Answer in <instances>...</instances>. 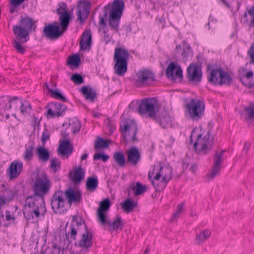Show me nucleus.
<instances>
[{"instance_id": "obj_61", "label": "nucleus", "mask_w": 254, "mask_h": 254, "mask_svg": "<svg viewBox=\"0 0 254 254\" xmlns=\"http://www.w3.org/2000/svg\"><path fill=\"white\" fill-rule=\"evenodd\" d=\"M40 124V121L38 120V119L35 116H33V119L31 122V125L35 129L37 126H38Z\"/></svg>"}, {"instance_id": "obj_52", "label": "nucleus", "mask_w": 254, "mask_h": 254, "mask_svg": "<svg viewBox=\"0 0 254 254\" xmlns=\"http://www.w3.org/2000/svg\"><path fill=\"white\" fill-rule=\"evenodd\" d=\"M9 101L11 105V109H13L17 110L19 109L21 101L17 97H13L9 99Z\"/></svg>"}, {"instance_id": "obj_51", "label": "nucleus", "mask_w": 254, "mask_h": 254, "mask_svg": "<svg viewBox=\"0 0 254 254\" xmlns=\"http://www.w3.org/2000/svg\"><path fill=\"white\" fill-rule=\"evenodd\" d=\"M72 80L76 85H79L84 82V79L82 75L79 73H73L70 78Z\"/></svg>"}, {"instance_id": "obj_48", "label": "nucleus", "mask_w": 254, "mask_h": 254, "mask_svg": "<svg viewBox=\"0 0 254 254\" xmlns=\"http://www.w3.org/2000/svg\"><path fill=\"white\" fill-rule=\"evenodd\" d=\"M184 206L185 203L184 202L177 205L176 210L173 213L170 219L171 221H174L175 220H177L180 217V215L184 208Z\"/></svg>"}, {"instance_id": "obj_9", "label": "nucleus", "mask_w": 254, "mask_h": 254, "mask_svg": "<svg viewBox=\"0 0 254 254\" xmlns=\"http://www.w3.org/2000/svg\"><path fill=\"white\" fill-rule=\"evenodd\" d=\"M159 109V103L157 98L142 99L138 107L137 111L141 115L147 114L151 118L155 117Z\"/></svg>"}, {"instance_id": "obj_37", "label": "nucleus", "mask_w": 254, "mask_h": 254, "mask_svg": "<svg viewBox=\"0 0 254 254\" xmlns=\"http://www.w3.org/2000/svg\"><path fill=\"white\" fill-rule=\"evenodd\" d=\"M37 153L39 159L43 162L47 161L50 158V153L47 149L40 146L37 149Z\"/></svg>"}, {"instance_id": "obj_23", "label": "nucleus", "mask_w": 254, "mask_h": 254, "mask_svg": "<svg viewBox=\"0 0 254 254\" xmlns=\"http://www.w3.org/2000/svg\"><path fill=\"white\" fill-rule=\"evenodd\" d=\"M127 162L133 166H136L141 160V154L138 148L131 147L127 151Z\"/></svg>"}, {"instance_id": "obj_34", "label": "nucleus", "mask_w": 254, "mask_h": 254, "mask_svg": "<svg viewBox=\"0 0 254 254\" xmlns=\"http://www.w3.org/2000/svg\"><path fill=\"white\" fill-rule=\"evenodd\" d=\"M122 208L127 213L130 212L137 205V202H135L132 199L127 198L122 203Z\"/></svg>"}, {"instance_id": "obj_22", "label": "nucleus", "mask_w": 254, "mask_h": 254, "mask_svg": "<svg viewBox=\"0 0 254 254\" xmlns=\"http://www.w3.org/2000/svg\"><path fill=\"white\" fill-rule=\"evenodd\" d=\"M67 203L70 205L72 203H79L82 200L81 193L80 190L69 188L64 191Z\"/></svg>"}, {"instance_id": "obj_32", "label": "nucleus", "mask_w": 254, "mask_h": 254, "mask_svg": "<svg viewBox=\"0 0 254 254\" xmlns=\"http://www.w3.org/2000/svg\"><path fill=\"white\" fill-rule=\"evenodd\" d=\"M70 19L71 17L68 11L64 12L59 16L60 22L59 23V25L64 32L67 30Z\"/></svg>"}, {"instance_id": "obj_59", "label": "nucleus", "mask_w": 254, "mask_h": 254, "mask_svg": "<svg viewBox=\"0 0 254 254\" xmlns=\"http://www.w3.org/2000/svg\"><path fill=\"white\" fill-rule=\"evenodd\" d=\"M57 13L60 16L63 14L64 12L68 11L66 9V5L63 3V6H60L56 9Z\"/></svg>"}, {"instance_id": "obj_29", "label": "nucleus", "mask_w": 254, "mask_h": 254, "mask_svg": "<svg viewBox=\"0 0 254 254\" xmlns=\"http://www.w3.org/2000/svg\"><path fill=\"white\" fill-rule=\"evenodd\" d=\"M152 119L163 128L167 127L171 122L170 117L166 112H162L158 115L156 114L155 117H153Z\"/></svg>"}, {"instance_id": "obj_12", "label": "nucleus", "mask_w": 254, "mask_h": 254, "mask_svg": "<svg viewBox=\"0 0 254 254\" xmlns=\"http://www.w3.org/2000/svg\"><path fill=\"white\" fill-rule=\"evenodd\" d=\"M51 205L55 213L64 212L66 211L65 204L66 199L64 191L58 190L54 192L51 200Z\"/></svg>"}, {"instance_id": "obj_56", "label": "nucleus", "mask_w": 254, "mask_h": 254, "mask_svg": "<svg viewBox=\"0 0 254 254\" xmlns=\"http://www.w3.org/2000/svg\"><path fill=\"white\" fill-rule=\"evenodd\" d=\"M109 158V156L108 155L101 153H97L94 154L93 156V159L94 160L101 159L103 162L107 161Z\"/></svg>"}, {"instance_id": "obj_35", "label": "nucleus", "mask_w": 254, "mask_h": 254, "mask_svg": "<svg viewBox=\"0 0 254 254\" xmlns=\"http://www.w3.org/2000/svg\"><path fill=\"white\" fill-rule=\"evenodd\" d=\"M211 234L210 230L207 229H204L196 235L195 240L198 244H200L208 239Z\"/></svg>"}, {"instance_id": "obj_27", "label": "nucleus", "mask_w": 254, "mask_h": 254, "mask_svg": "<svg viewBox=\"0 0 254 254\" xmlns=\"http://www.w3.org/2000/svg\"><path fill=\"white\" fill-rule=\"evenodd\" d=\"M61 143L59 146V152L62 155H66V157L71 155L73 152L72 144L68 139L63 140L61 141Z\"/></svg>"}, {"instance_id": "obj_28", "label": "nucleus", "mask_w": 254, "mask_h": 254, "mask_svg": "<svg viewBox=\"0 0 254 254\" xmlns=\"http://www.w3.org/2000/svg\"><path fill=\"white\" fill-rule=\"evenodd\" d=\"M85 173V171L80 165L78 167H75L74 170L72 172H70L69 175L72 181L75 184H79L84 179Z\"/></svg>"}, {"instance_id": "obj_14", "label": "nucleus", "mask_w": 254, "mask_h": 254, "mask_svg": "<svg viewBox=\"0 0 254 254\" xmlns=\"http://www.w3.org/2000/svg\"><path fill=\"white\" fill-rule=\"evenodd\" d=\"M165 75L168 79L176 82H182L184 78L181 66L173 62H171L168 65Z\"/></svg>"}, {"instance_id": "obj_2", "label": "nucleus", "mask_w": 254, "mask_h": 254, "mask_svg": "<svg viewBox=\"0 0 254 254\" xmlns=\"http://www.w3.org/2000/svg\"><path fill=\"white\" fill-rule=\"evenodd\" d=\"M124 7L123 0H114L111 3L105 5L103 8L104 16H99L100 26L105 29L107 25L105 19L109 14V26L112 30L118 31Z\"/></svg>"}, {"instance_id": "obj_18", "label": "nucleus", "mask_w": 254, "mask_h": 254, "mask_svg": "<svg viewBox=\"0 0 254 254\" xmlns=\"http://www.w3.org/2000/svg\"><path fill=\"white\" fill-rule=\"evenodd\" d=\"M64 32L60 27L59 22L54 21L53 23L47 24L43 29V34L50 39H57Z\"/></svg>"}, {"instance_id": "obj_5", "label": "nucleus", "mask_w": 254, "mask_h": 254, "mask_svg": "<svg viewBox=\"0 0 254 254\" xmlns=\"http://www.w3.org/2000/svg\"><path fill=\"white\" fill-rule=\"evenodd\" d=\"M212 65L208 64L206 66V71L209 83L215 85H230L232 78L231 75L221 67L212 68Z\"/></svg>"}, {"instance_id": "obj_17", "label": "nucleus", "mask_w": 254, "mask_h": 254, "mask_svg": "<svg viewBox=\"0 0 254 254\" xmlns=\"http://www.w3.org/2000/svg\"><path fill=\"white\" fill-rule=\"evenodd\" d=\"M201 67L194 63L190 64L187 69L186 77L189 82L197 84L202 79Z\"/></svg>"}, {"instance_id": "obj_3", "label": "nucleus", "mask_w": 254, "mask_h": 254, "mask_svg": "<svg viewBox=\"0 0 254 254\" xmlns=\"http://www.w3.org/2000/svg\"><path fill=\"white\" fill-rule=\"evenodd\" d=\"M193 136L196 137L193 143V149L196 154L205 155L210 152L213 145V137L210 130L202 129L201 127L199 129L194 127L190 135V143L193 142Z\"/></svg>"}, {"instance_id": "obj_53", "label": "nucleus", "mask_w": 254, "mask_h": 254, "mask_svg": "<svg viewBox=\"0 0 254 254\" xmlns=\"http://www.w3.org/2000/svg\"><path fill=\"white\" fill-rule=\"evenodd\" d=\"M50 136V134L48 129L45 128L41 137V140L43 146L45 145L46 141L49 140Z\"/></svg>"}, {"instance_id": "obj_16", "label": "nucleus", "mask_w": 254, "mask_h": 254, "mask_svg": "<svg viewBox=\"0 0 254 254\" xmlns=\"http://www.w3.org/2000/svg\"><path fill=\"white\" fill-rule=\"evenodd\" d=\"M91 8V4L88 0H80L76 7L77 20L82 24L88 18Z\"/></svg>"}, {"instance_id": "obj_50", "label": "nucleus", "mask_w": 254, "mask_h": 254, "mask_svg": "<svg viewBox=\"0 0 254 254\" xmlns=\"http://www.w3.org/2000/svg\"><path fill=\"white\" fill-rule=\"evenodd\" d=\"M51 96L57 99H59L63 102H66V98L62 95V94L58 90H50Z\"/></svg>"}, {"instance_id": "obj_64", "label": "nucleus", "mask_w": 254, "mask_h": 254, "mask_svg": "<svg viewBox=\"0 0 254 254\" xmlns=\"http://www.w3.org/2000/svg\"><path fill=\"white\" fill-rule=\"evenodd\" d=\"M189 165V163L187 162L186 161L183 160H182V166L183 169L186 170Z\"/></svg>"}, {"instance_id": "obj_13", "label": "nucleus", "mask_w": 254, "mask_h": 254, "mask_svg": "<svg viewBox=\"0 0 254 254\" xmlns=\"http://www.w3.org/2000/svg\"><path fill=\"white\" fill-rule=\"evenodd\" d=\"M51 187L50 179L47 175L45 174L41 178H37L33 186L34 193L40 196L47 194Z\"/></svg>"}, {"instance_id": "obj_58", "label": "nucleus", "mask_w": 254, "mask_h": 254, "mask_svg": "<svg viewBox=\"0 0 254 254\" xmlns=\"http://www.w3.org/2000/svg\"><path fill=\"white\" fill-rule=\"evenodd\" d=\"M5 220L7 221H11L12 222H14L15 220V217L13 214H11L10 211L6 210L5 211Z\"/></svg>"}, {"instance_id": "obj_54", "label": "nucleus", "mask_w": 254, "mask_h": 254, "mask_svg": "<svg viewBox=\"0 0 254 254\" xmlns=\"http://www.w3.org/2000/svg\"><path fill=\"white\" fill-rule=\"evenodd\" d=\"M7 195L5 196V201L9 202L17 196V191L16 190H9L7 191Z\"/></svg>"}, {"instance_id": "obj_45", "label": "nucleus", "mask_w": 254, "mask_h": 254, "mask_svg": "<svg viewBox=\"0 0 254 254\" xmlns=\"http://www.w3.org/2000/svg\"><path fill=\"white\" fill-rule=\"evenodd\" d=\"M110 140H105L101 137H98L95 142L94 148L95 149L106 148L109 146Z\"/></svg>"}, {"instance_id": "obj_55", "label": "nucleus", "mask_w": 254, "mask_h": 254, "mask_svg": "<svg viewBox=\"0 0 254 254\" xmlns=\"http://www.w3.org/2000/svg\"><path fill=\"white\" fill-rule=\"evenodd\" d=\"M248 14L250 18L249 26L250 27H254V6H252L248 11Z\"/></svg>"}, {"instance_id": "obj_31", "label": "nucleus", "mask_w": 254, "mask_h": 254, "mask_svg": "<svg viewBox=\"0 0 254 254\" xmlns=\"http://www.w3.org/2000/svg\"><path fill=\"white\" fill-rule=\"evenodd\" d=\"M80 91L86 101L93 102L97 97L96 91L91 87L84 86L80 89Z\"/></svg>"}, {"instance_id": "obj_10", "label": "nucleus", "mask_w": 254, "mask_h": 254, "mask_svg": "<svg viewBox=\"0 0 254 254\" xmlns=\"http://www.w3.org/2000/svg\"><path fill=\"white\" fill-rule=\"evenodd\" d=\"M190 118L193 121L200 120L204 115L205 104L203 101L191 99L186 105Z\"/></svg>"}, {"instance_id": "obj_46", "label": "nucleus", "mask_w": 254, "mask_h": 254, "mask_svg": "<svg viewBox=\"0 0 254 254\" xmlns=\"http://www.w3.org/2000/svg\"><path fill=\"white\" fill-rule=\"evenodd\" d=\"M61 162L58 158H53L50 160V168L53 170V172L55 173L61 169Z\"/></svg>"}, {"instance_id": "obj_8", "label": "nucleus", "mask_w": 254, "mask_h": 254, "mask_svg": "<svg viewBox=\"0 0 254 254\" xmlns=\"http://www.w3.org/2000/svg\"><path fill=\"white\" fill-rule=\"evenodd\" d=\"M135 85L138 87L151 85L156 81L155 73L149 68H142L133 76Z\"/></svg>"}, {"instance_id": "obj_6", "label": "nucleus", "mask_w": 254, "mask_h": 254, "mask_svg": "<svg viewBox=\"0 0 254 254\" xmlns=\"http://www.w3.org/2000/svg\"><path fill=\"white\" fill-rule=\"evenodd\" d=\"M129 57L128 51L122 47L116 48L114 54L115 73L118 76L125 75L127 70V64Z\"/></svg>"}, {"instance_id": "obj_1", "label": "nucleus", "mask_w": 254, "mask_h": 254, "mask_svg": "<svg viewBox=\"0 0 254 254\" xmlns=\"http://www.w3.org/2000/svg\"><path fill=\"white\" fill-rule=\"evenodd\" d=\"M36 23L37 21L32 17L21 15L18 24L13 25L12 31L15 37L11 44L18 53L25 54L26 50L22 44L29 40L30 34L36 32Z\"/></svg>"}, {"instance_id": "obj_60", "label": "nucleus", "mask_w": 254, "mask_h": 254, "mask_svg": "<svg viewBox=\"0 0 254 254\" xmlns=\"http://www.w3.org/2000/svg\"><path fill=\"white\" fill-rule=\"evenodd\" d=\"M65 128L61 130V135L64 139L67 138L69 133L71 132L69 129H67V126H65Z\"/></svg>"}, {"instance_id": "obj_19", "label": "nucleus", "mask_w": 254, "mask_h": 254, "mask_svg": "<svg viewBox=\"0 0 254 254\" xmlns=\"http://www.w3.org/2000/svg\"><path fill=\"white\" fill-rule=\"evenodd\" d=\"M225 150H222L220 152L216 151L213 156V164L211 168V172L207 174L206 177L210 180H212L220 170V164L222 157Z\"/></svg>"}, {"instance_id": "obj_7", "label": "nucleus", "mask_w": 254, "mask_h": 254, "mask_svg": "<svg viewBox=\"0 0 254 254\" xmlns=\"http://www.w3.org/2000/svg\"><path fill=\"white\" fill-rule=\"evenodd\" d=\"M26 205L29 208V210L23 212L24 217L27 219L33 218V214L36 217L40 216L39 209L44 206V197L37 195L34 193L33 195L27 197Z\"/></svg>"}, {"instance_id": "obj_24", "label": "nucleus", "mask_w": 254, "mask_h": 254, "mask_svg": "<svg viewBox=\"0 0 254 254\" xmlns=\"http://www.w3.org/2000/svg\"><path fill=\"white\" fill-rule=\"evenodd\" d=\"M81 225H84V226L86 225L84 220L81 218L78 219L76 216H74L69 227L70 231L66 234V236L70 235V238L74 240H75L77 231L78 229L79 226Z\"/></svg>"}, {"instance_id": "obj_25", "label": "nucleus", "mask_w": 254, "mask_h": 254, "mask_svg": "<svg viewBox=\"0 0 254 254\" xmlns=\"http://www.w3.org/2000/svg\"><path fill=\"white\" fill-rule=\"evenodd\" d=\"M92 44V36L90 29L85 30L81 36V41L79 43L80 50L85 51L90 48Z\"/></svg>"}, {"instance_id": "obj_39", "label": "nucleus", "mask_w": 254, "mask_h": 254, "mask_svg": "<svg viewBox=\"0 0 254 254\" xmlns=\"http://www.w3.org/2000/svg\"><path fill=\"white\" fill-rule=\"evenodd\" d=\"M245 120L248 124L254 119V104L252 103L245 109Z\"/></svg>"}, {"instance_id": "obj_41", "label": "nucleus", "mask_w": 254, "mask_h": 254, "mask_svg": "<svg viewBox=\"0 0 254 254\" xmlns=\"http://www.w3.org/2000/svg\"><path fill=\"white\" fill-rule=\"evenodd\" d=\"M19 108L20 109V113L24 116L29 114L32 110L30 103L27 101L23 102L21 101Z\"/></svg>"}, {"instance_id": "obj_21", "label": "nucleus", "mask_w": 254, "mask_h": 254, "mask_svg": "<svg viewBox=\"0 0 254 254\" xmlns=\"http://www.w3.org/2000/svg\"><path fill=\"white\" fill-rule=\"evenodd\" d=\"M23 169V163L18 160L13 161L6 170L7 174L10 180L17 178Z\"/></svg>"}, {"instance_id": "obj_49", "label": "nucleus", "mask_w": 254, "mask_h": 254, "mask_svg": "<svg viewBox=\"0 0 254 254\" xmlns=\"http://www.w3.org/2000/svg\"><path fill=\"white\" fill-rule=\"evenodd\" d=\"M105 212H102L100 211H97V217L99 222L101 225H103L105 227L108 225V222L109 221L107 220L106 219V214Z\"/></svg>"}, {"instance_id": "obj_62", "label": "nucleus", "mask_w": 254, "mask_h": 254, "mask_svg": "<svg viewBox=\"0 0 254 254\" xmlns=\"http://www.w3.org/2000/svg\"><path fill=\"white\" fill-rule=\"evenodd\" d=\"M203 61V58L202 57V56L201 55H198L196 57V64H195L198 65L199 66L201 67Z\"/></svg>"}, {"instance_id": "obj_33", "label": "nucleus", "mask_w": 254, "mask_h": 254, "mask_svg": "<svg viewBox=\"0 0 254 254\" xmlns=\"http://www.w3.org/2000/svg\"><path fill=\"white\" fill-rule=\"evenodd\" d=\"M98 185V180L96 176H91L87 178L86 182L87 190L94 192L97 189Z\"/></svg>"}, {"instance_id": "obj_40", "label": "nucleus", "mask_w": 254, "mask_h": 254, "mask_svg": "<svg viewBox=\"0 0 254 254\" xmlns=\"http://www.w3.org/2000/svg\"><path fill=\"white\" fill-rule=\"evenodd\" d=\"M115 162L121 167H124L126 164V159L122 152H116L113 156Z\"/></svg>"}, {"instance_id": "obj_38", "label": "nucleus", "mask_w": 254, "mask_h": 254, "mask_svg": "<svg viewBox=\"0 0 254 254\" xmlns=\"http://www.w3.org/2000/svg\"><path fill=\"white\" fill-rule=\"evenodd\" d=\"M65 126H67V129H69L73 134L78 132L81 128L80 122L77 120L73 121L68 124H63V127H65Z\"/></svg>"}, {"instance_id": "obj_20", "label": "nucleus", "mask_w": 254, "mask_h": 254, "mask_svg": "<svg viewBox=\"0 0 254 254\" xmlns=\"http://www.w3.org/2000/svg\"><path fill=\"white\" fill-rule=\"evenodd\" d=\"M47 111V116L50 117H59L63 116L66 110V107L60 103H52Z\"/></svg>"}, {"instance_id": "obj_57", "label": "nucleus", "mask_w": 254, "mask_h": 254, "mask_svg": "<svg viewBox=\"0 0 254 254\" xmlns=\"http://www.w3.org/2000/svg\"><path fill=\"white\" fill-rule=\"evenodd\" d=\"M103 41L104 42L106 45L108 44L112 39V37L110 35V34L108 32V30L103 29Z\"/></svg>"}, {"instance_id": "obj_11", "label": "nucleus", "mask_w": 254, "mask_h": 254, "mask_svg": "<svg viewBox=\"0 0 254 254\" xmlns=\"http://www.w3.org/2000/svg\"><path fill=\"white\" fill-rule=\"evenodd\" d=\"M120 127L126 143H133L138 141L136 137L138 128L135 123H129L127 121H124L120 124Z\"/></svg>"}, {"instance_id": "obj_44", "label": "nucleus", "mask_w": 254, "mask_h": 254, "mask_svg": "<svg viewBox=\"0 0 254 254\" xmlns=\"http://www.w3.org/2000/svg\"><path fill=\"white\" fill-rule=\"evenodd\" d=\"M81 62L80 58L78 54H74L68 58L67 64L74 67H78Z\"/></svg>"}, {"instance_id": "obj_26", "label": "nucleus", "mask_w": 254, "mask_h": 254, "mask_svg": "<svg viewBox=\"0 0 254 254\" xmlns=\"http://www.w3.org/2000/svg\"><path fill=\"white\" fill-rule=\"evenodd\" d=\"M85 232L82 235L81 239L78 242V246L80 248H84L87 249L90 248L93 244L92 238L93 232L88 231L87 227L85 225Z\"/></svg>"}, {"instance_id": "obj_47", "label": "nucleus", "mask_w": 254, "mask_h": 254, "mask_svg": "<svg viewBox=\"0 0 254 254\" xmlns=\"http://www.w3.org/2000/svg\"><path fill=\"white\" fill-rule=\"evenodd\" d=\"M110 201L108 198H106L100 202L99 207L97 211H101L102 212H106L110 207Z\"/></svg>"}, {"instance_id": "obj_63", "label": "nucleus", "mask_w": 254, "mask_h": 254, "mask_svg": "<svg viewBox=\"0 0 254 254\" xmlns=\"http://www.w3.org/2000/svg\"><path fill=\"white\" fill-rule=\"evenodd\" d=\"M11 109V105L9 101V99L5 103L4 109V110H8Z\"/></svg>"}, {"instance_id": "obj_43", "label": "nucleus", "mask_w": 254, "mask_h": 254, "mask_svg": "<svg viewBox=\"0 0 254 254\" xmlns=\"http://www.w3.org/2000/svg\"><path fill=\"white\" fill-rule=\"evenodd\" d=\"M34 145H26L25 150L23 154V158L25 160L30 161L33 157Z\"/></svg>"}, {"instance_id": "obj_4", "label": "nucleus", "mask_w": 254, "mask_h": 254, "mask_svg": "<svg viewBox=\"0 0 254 254\" xmlns=\"http://www.w3.org/2000/svg\"><path fill=\"white\" fill-rule=\"evenodd\" d=\"M172 178V169L166 166H154L148 173V179L156 191H162Z\"/></svg>"}, {"instance_id": "obj_36", "label": "nucleus", "mask_w": 254, "mask_h": 254, "mask_svg": "<svg viewBox=\"0 0 254 254\" xmlns=\"http://www.w3.org/2000/svg\"><path fill=\"white\" fill-rule=\"evenodd\" d=\"M248 65V64L247 63L245 66L241 67L239 70V75L240 76L241 80L243 84V78H246L247 79H250L252 78L254 75V72L253 71L250 70L249 71H247Z\"/></svg>"}, {"instance_id": "obj_42", "label": "nucleus", "mask_w": 254, "mask_h": 254, "mask_svg": "<svg viewBox=\"0 0 254 254\" xmlns=\"http://www.w3.org/2000/svg\"><path fill=\"white\" fill-rule=\"evenodd\" d=\"M131 189L134 191V194L136 196H138L147 190V187L146 185H142L140 182H136L135 186H133Z\"/></svg>"}, {"instance_id": "obj_15", "label": "nucleus", "mask_w": 254, "mask_h": 254, "mask_svg": "<svg viewBox=\"0 0 254 254\" xmlns=\"http://www.w3.org/2000/svg\"><path fill=\"white\" fill-rule=\"evenodd\" d=\"M165 75L168 79L176 82H182L184 78L181 66L173 62H171L168 65Z\"/></svg>"}, {"instance_id": "obj_30", "label": "nucleus", "mask_w": 254, "mask_h": 254, "mask_svg": "<svg viewBox=\"0 0 254 254\" xmlns=\"http://www.w3.org/2000/svg\"><path fill=\"white\" fill-rule=\"evenodd\" d=\"M107 226L109 227V230L111 231H118L119 229L122 230L124 226V223L119 215H117L115 219L111 222H108Z\"/></svg>"}]
</instances>
